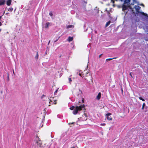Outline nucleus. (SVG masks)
<instances>
[{
	"instance_id": "1",
	"label": "nucleus",
	"mask_w": 148,
	"mask_h": 148,
	"mask_svg": "<svg viewBox=\"0 0 148 148\" xmlns=\"http://www.w3.org/2000/svg\"><path fill=\"white\" fill-rule=\"evenodd\" d=\"M84 106V104L76 107L72 106L70 108V109L71 110H73V113L74 114L76 115L77 114L79 111H81L82 109L84 110L85 108Z\"/></svg>"
},
{
	"instance_id": "2",
	"label": "nucleus",
	"mask_w": 148,
	"mask_h": 148,
	"mask_svg": "<svg viewBox=\"0 0 148 148\" xmlns=\"http://www.w3.org/2000/svg\"><path fill=\"white\" fill-rule=\"evenodd\" d=\"M134 8L136 10V13L137 15L142 18H143L144 16H146V18H148V16L147 14L139 11V10L141 8L140 7L136 5L134 6Z\"/></svg>"
},
{
	"instance_id": "3",
	"label": "nucleus",
	"mask_w": 148,
	"mask_h": 148,
	"mask_svg": "<svg viewBox=\"0 0 148 148\" xmlns=\"http://www.w3.org/2000/svg\"><path fill=\"white\" fill-rule=\"evenodd\" d=\"M36 143L37 144V147H42V142L38 136H37L35 140Z\"/></svg>"
},
{
	"instance_id": "4",
	"label": "nucleus",
	"mask_w": 148,
	"mask_h": 148,
	"mask_svg": "<svg viewBox=\"0 0 148 148\" xmlns=\"http://www.w3.org/2000/svg\"><path fill=\"white\" fill-rule=\"evenodd\" d=\"M111 114V113H108L106 115V118L109 121H111L112 120V118L110 116Z\"/></svg>"
},
{
	"instance_id": "5",
	"label": "nucleus",
	"mask_w": 148,
	"mask_h": 148,
	"mask_svg": "<svg viewBox=\"0 0 148 148\" xmlns=\"http://www.w3.org/2000/svg\"><path fill=\"white\" fill-rule=\"evenodd\" d=\"M101 96V92L99 93L98 95L96 97V99L99 100L100 99Z\"/></svg>"
},
{
	"instance_id": "6",
	"label": "nucleus",
	"mask_w": 148,
	"mask_h": 148,
	"mask_svg": "<svg viewBox=\"0 0 148 148\" xmlns=\"http://www.w3.org/2000/svg\"><path fill=\"white\" fill-rule=\"evenodd\" d=\"M122 10L124 11L125 10H127V8L126 5H125L123 4L122 6Z\"/></svg>"
},
{
	"instance_id": "7",
	"label": "nucleus",
	"mask_w": 148,
	"mask_h": 148,
	"mask_svg": "<svg viewBox=\"0 0 148 148\" xmlns=\"http://www.w3.org/2000/svg\"><path fill=\"white\" fill-rule=\"evenodd\" d=\"M73 39V37L69 36L68 37V38L67 39V40L68 41L70 42H71V41H72Z\"/></svg>"
},
{
	"instance_id": "8",
	"label": "nucleus",
	"mask_w": 148,
	"mask_h": 148,
	"mask_svg": "<svg viewBox=\"0 0 148 148\" xmlns=\"http://www.w3.org/2000/svg\"><path fill=\"white\" fill-rule=\"evenodd\" d=\"M50 98V99H49V103L50 104V103H51L52 102V101H53V99L54 97H53L52 99H51V97L50 96H49L48 97V98Z\"/></svg>"
},
{
	"instance_id": "9",
	"label": "nucleus",
	"mask_w": 148,
	"mask_h": 148,
	"mask_svg": "<svg viewBox=\"0 0 148 148\" xmlns=\"http://www.w3.org/2000/svg\"><path fill=\"white\" fill-rule=\"evenodd\" d=\"M12 2L11 0H8L7 1V5L8 6L10 5Z\"/></svg>"
},
{
	"instance_id": "10",
	"label": "nucleus",
	"mask_w": 148,
	"mask_h": 148,
	"mask_svg": "<svg viewBox=\"0 0 148 148\" xmlns=\"http://www.w3.org/2000/svg\"><path fill=\"white\" fill-rule=\"evenodd\" d=\"M74 27V26L73 25H69L66 27V28L67 29L69 28H73Z\"/></svg>"
},
{
	"instance_id": "11",
	"label": "nucleus",
	"mask_w": 148,
	"mask_h": 148,
	"mask_svg": "<svg viewBox=\"0 0 148 148\" xmlns=\"http://www.w3.org/2000/svg\"><path fill=\"white\" fill-rule=\"evenodd\" d=\"M49 24L50 23H49V22H48L46 23L45 24V28H48Z\"/></svg>"
},
{
	"instance_id": "12",
	"label": "nucleus",
	"mask_w": 148,
	"mask_h": 148,
	"mask_svg": "<svg viewBox=\"0 0 148 148\" xmlns=\"http://www.w3.org/2000/svg\"><path fill=\"white\" fill-rule=\"evenodd\" d=\"M111 23L110 21H109L108 22H107L106 24L105 27H107Z\"/></svg>"
},
{
	"instance_id": "13",
	"label": "nucleus",
	"mask_w": 148,
	"mask_h": 148,
	"mask_svg": "<svg viewBox=\"0 0 148 148\" xmlns=\"http://www.w3.org/2000/svg\"><path fill=\"white\" fill-rule=\"evenodd\" d=\"M5 3V1L4 0H3V1H0V5L4 4Z\"/></svg>"
},
{
	"instance_id": "14",
	"label": "nucleus",
	"mask_w": 148,
	"mask_h": 148,
	"mask_svg": "<svg viewBox=\"0 0 148 148\" xmlns=\"http://www.w3.org/2000/svg\"><path fill=\"white\" fill-rule=\"evenodd\" d=\"M38 52H36V56L35 57V59H36V60H37L38 58Z\"/></svg>"
},
{
	"instance_id": "15",
	"label": "nucleus",
	"mask_w": 148,
	"mask_h": 148,
	"mask_svg": "<svg viewBox=\"0 0 148 148\" xmlns=\"http://www.w3.org/2000/svg\"><path fill=\"white\" fill-rule=\"evenodd\" d=\"M13 8H10L8 9V11L10 12H12L13 10Z\"/></svg>"
},
{
	"instance_id": "16",
	"label": "nucleus",
	"mask_w": 148,
	"mask_h": 148,
	"mask_svg": "<svg viewBox=\"0 0 148 148\" xmlns=\"http://www.w3.org/2000/svg\"><path fill=\"white\" fill-rule=\"evenodd\" d=\"M139 98L141 100H142L143 101H145V99H143V98L141 97H139Z\"/></svg>"
},
{
	"instance_id": "17",
	"label": "nucleus",
	"mask_w": 148,
	"mask_h": 148,
	"mask_svg": "<svg viewBox=\"0 0 148 148\" xmlns=\"http://www.w3.org/2000/svg\"><path fill=\"white\" fill-rule=\"evenodd\" d=\"M58 89H57L56 91L54 93V95H56V93L57 92H58Z\"/></svg>"
},
{
	"instance_id": "18",
	"label": "nucleus",
	"mask_w": 148,
	"mask_h": 148,
	"mask_svg": "<svg viewBox=\"0 0 148 148\" xmlns=\"http://www.w3.org/2000/svg\"><path fill=\"white\" fill-rule=\"evenodd\" d=\"M82 73V72H81V71H79V75L80 77H82V75H81Z\"/></svg>"
},
{
	"instance_id": "19",
	"label": "nucleus",
	"mask_w": 148,
	"mask_h": 148,
	"mask_svg": "<svg viewBox=\"0 0 148 148\" xmlns=\"http://www.w3.org/2000/svg\"><path fill=\"white\" fill-rule=\"evenodd\" d=\"M114 58H113L114 59ZM113 59V58H108L106 59V61H108V60H112Z\"/></svg>"
},
{
	"instance_id": "20",
	"label": "nucleus",
	"mask_w": 148,
	"mask_h": 148,
	"mask_svg": "<svg viewBox=\"0 0 148 148\" xmlns=\"http://www.w3.org/2000/svg\"><path fill=\"white\" fill-rule=\"evenodd\" d=\"M145 106V103H143V105L142 107V109H144V107Z\"/></svg>"
},
{
	"instance_id": "21",
	"label": "nucleus",
	"mask_w": 148,
	"mask_h": 148,
	"mask_svg": "<svg viewBox=\"0 0 148 148\" xmlns=\"http://www.w3.org/2000/svg\"><path fill=\"white\" fill-rule=\"evenodd\" d=\"M69 81L70 83L72 81L71 79V78H69Z\"/></svg>"
},
{
	"instance_id": "22",
	"label": "nucleus",
	"mask_w": 148,
	"mask_h": 148,
	"mask_svg": "<svg viewBox=\"0 0 148 148\" xmlns=\"http://www.w3.org/2000/svg\"><path fill=\"white\" fill-rule=\"evenodd\" d=\"M105 125H106L105 123H103L101 124V125H103V126H105Z\"/></svg>"
},
{
	"instance_id": "23",
	"label": "nucleus",
	"mask_w": 148,
	"mask_h": 148,
	"mask_svg": "<svg viewBox=\"0 0 148 148\" xmlns=\"http://www.w3.org/2000/svg\"><path fill=\"white\" fill-rule=\"evenodd\" d=\"M49 15H50V16H52V15H53V14L52 13H51V12H50L49 13Z\"/></svg>"
},
{
	"instance_id": "24",
	"label": "nucleus",
	"mask_w": 148,
	"mask_h": 148,
	"mask_svg": "<svg viewBox=\"0 0 148 148\" xmlns=\"http://www.w3.org/2000/svg\"><path fill=\"white\" fill-rule=\"evenodd\" d=\"M55 101H54V102H52V104H56V103L55 102Z\"/></svg>"
},
{
	"instance_id": "25",
	"label": "nucleus",
	"mask_w": 148,
	"mask_h": 148,
	"mask_svg": "<svg viewBox=\"0 0 148 148\" xmlns=\"http://www.w3.org/2000/svg\"><path fill=\"white\" fill-rule=\"evenodd\" d=\"M121 92H122V95H123V90L122 88H121Z\"/></svg>"
},
{
	"instance_id": "26",
	"label": "nucleus",
	"mask_w": 148,
	"mask_h": 148,
	"mask_svg": "<svg viewBox=\"0 0 148 148\" xmlns=\"http://www.w3.org/2000/svg\"><path fill=\"white\" fill-rule=\"evenodd\" d=\"M138 5H142V6H143V7H144V5L143 4H138Z\"/></svg>"
},
{
	"instance_id": "27",
	"label": "nucleus",
	"mask_w": 148,
	"mask_h": 148,
	"mask_svg": "<svg viewBox=\"0 0 148 148\" xmlns=\"http://www.w3.org/2000/svg\"><path fill=\"white\" fill-rule=\"evenodd\" d=\"M59 38H60V37H58V38L57 40H55V41H54V42H56V41H58V39Z\"/></svg>"
},
{
	"instance_id": "28",
	"label": "nucleus",
	"mask_w": 148,
	"mask_h": 148,
	"mask_svg": "<svg viewBox=\"0 0 148 148\" xmlns=\"http://www.w3.org/2000/svg\"><path fill=\"white\" fill-rule=\"evenodd\" d=\"M45 96L44 95H43L41 97V98H42L43 97Z\"/></svg>"
},
{
	"instance_id": "29",
	"label": "nucleus",
	"mask_w": 148,
	"mask_h": 148,
	"mask_svg": "<svg viewBox=\"0 0 148 148\" xmlns=\"http://www.w3.org/2000/svg\"><path fill=\"white\" fill-rule=\"evenodd\" d=\"M111 1L112 2V3H114V1L113 0H111Z\"/></svg>"
},
{
	"instance_id": "30",
	"label": "nucleus",
	"mask_w": 148,
	"mask_h": 148,
	"mask_svg": "<svg viewBox=\"0 0 148 148\" xmlns=\"http://www.w3.org/2000/svg\"><path fill=\"white\" fill-rule=\"evenodd\" d=\"M74 123H75V122H73L72 123H69V124L70 125V124H73Z\"/></svg>"
},
{
	"instance_id": "31",
	"label": "nucleus",
	"mask_w": 148,
	"mask_h": 148,
	"mask_svg": "<svg viewBox=\"0 0 148 148\" xmlns=\"http://www.w3.org/2000/svg\"><path fill=\"white\" fill-rule=\"evenodd\" d=\"M2 24L1 22L0 21V26L2 25Z\"/></svg>"
},
{
	"instance_id": "32",
	"label": "nucleus",
	"mask_w": 148,
	"mask_h": 148,
	"mask_svg": "<svg viewBox=\"0 0 148 148\" xmlns=\"http://www.w3.org/2000/svg\"><path fill=\"white\" fill-rule=\"evenodd\" d=\"M101 55H102V54H101V55H100L99 56V58H100V57H101Z\"/></svg>"
},
{
	"instance_id": "33",
	"label": "nucleus",
	"mask_w": 148,
	"mask_h": 148,
	"mask_svg": "<svg viewBox=\"0 0 148 148\" xmlns=\"http://www.w3.org/2000/svg\"><path fill=\"white\" fill-rule=\"evenodd\" d=\"M79 72H77V75H79Z\"/></svg>"
},
{
	"instance_id": "34",
	"label": "nucleus",
	"mask_w": 148,
	"mask_h": 148,
	"mask_svg": "<svg viewBox=\"0 0 148 148\" xmlns=\"http://www.w3.org/2000/svg\"><path fill=\"white\" fill-rule=\"evenodd\" d=\"M50 40H49V42H48V45H49V43H50Z\"/></svg>"
},
{
	"instance_id": "35",
	"label": "nucleus",
	"mask_w": 148,
	"mask_h": 148,
	"mask_svg": "<svg viewBox=\"0 0 148 148\" xmlns=\"http://www.w3.org/2000/svg\"><path fill=\"white\" fill-rule=\"evenodd\" d=\"M71 148H75V147H71Z\"/></svg>"
},
{
	"instance_id": "36",
	"label": "nucleus",
	"mask_w": 148,
	"mask_h": 148,
	"mask_svg": "<svg viewBox=\"0 0 148 148\" xmlns=\"http://www.w3.org/2000/svg\"><path fill=\"white\" fill-rule=\"evenodd\" d=\"M1 16H0V20H1Z\"/></svg>"
},
{
	"instance_id": "37",
	"label": "nucleus",
	"mask_w": 148,
	"mask_h": 148,
	"mask_svg": "<svg viewBox=\"0 0 148 148\" xmlns=\"http://www.w3.org/2000/svg\"><path fill=\"white\" fill-rule=\"evenodd\" d=\"M130 75H131V76L132 77V75L131 74V73H130Z\"/></svg>"
},
{
	"instance_id": "38",
	"label": "nucleus",
	"mask_w": 148,
	"mask_h": 148,
	"mask_svg": "<svg viewBox=\"0 0 148 148\" xmlns=\"http://www.w3.org/2000/svg\"><path fill=\"white\" fill-rule=\"evenodd\" d=\"M82 102L83 103L84 102V100H82Z\"/></svg>"
},
{
	"instance_id": "39",
	"label": "nucleus",
	"mask_w": 148,
	"mask_h": 148,
	"mask_svg": "<svg viewBox=\"0 0 148 148\" xmlns=\"http://www.w3.org/2000/svg\"><path fill=\"white\" fill-rule=\"evenodd\" d=\"M8 13H6V14H8Z\"/></svg>"
},
{
	"instance_id": "40",
	"label": "nucleus",
	"mask_w": 148,
	"mask_h": 148,
	"mask_svg": "<svg viewBox=\"0 0 148 148\" xmlns=\"http://www.w3.org/2000/svg\"><path fill=\"white\" fill-rule=\"evenodd\" d=\"M1 29H0V32H1Z\"/></svg>"
}]
</instances>
